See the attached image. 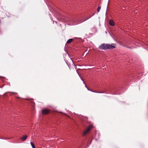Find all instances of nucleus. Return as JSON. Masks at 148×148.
I'll list each match as a JSON object with an SVG mask.
<instances>
[{"label":"nucleus","instance_id":"5","mask_svg":"<svg viewBox=\"0 0 148 148\" xmlns=\"http://www.w3.org/2000/svg\"><path fill=\"white\" fill-rule=\"evenodd\" d=\"M27 136L25 135V136H22L21 138L20 139L22 140L23 141H24L27 139Z\"/></svg>","mask_w":148,"mask_h":148},{"label":"nucleus","instance_id":"8","mask_svg":"<svg viewBox=\"0 0 148 148\" xmlns=\"http://www.w3.org/2000/svg\"><path fill=\"white\" fill-rule=\"evenodd\" d=\"M30 144L31 145L32 147V148H35V145L34 144V143L32 142H31Z\"/></svg>","mask_w":148,"mask_h":148},{"label":"nucleus","instance_id":"4","mask_svg":"<svg viewBox=\"0 0 148 148\" xmlns=\"http://www.w3.org/2000/svg\"><path fill=\"white\" fill-rule=\"evenodd\" d=\"M109 24L111 26H114L115 25V23L113 21V20L111 19L109 22Z\"/></svg>","mask_w":148,"mask_h":148},{"label":"nucleus","instance_id":"10","mask_svg":"<svg viewBox=\"0 0 148 148\" xmlns=\"http://www.w3.org/2000/svg\"><path fill=\"white\" fill-rule=\"evenodd\" d=\"M101 9V7L99 6L97 9V10L98 12H99Z\"/></svg>","mask_w":148,"mask_h":148},{"label":"nucleus","instance_id":"9","mask_svg":"<svg viewBox=\"0 0 148 148\" xmlns=\"http://www.w3.org/2000/svg\"><path fill=\"white\" fill-rule=\"evenodd\" d=\"M81 79H82V80L83 81V83H84V85H85V87H86L87 88V87H87V86L86 85V84L85 83V82L83 80V79L81 77Z\"/></svg>","mask_w":148,"mask_h":148},{"label":"nucleus","instance_id":"3","mask_svg":"<svg viewBox=\"0 0 148 148\" xmlns=\"http://www.w3.org/2000/svg\"><path fill=\"white\" fill-rule=\"evenodd\" d=\"M49 112V110L47 109H44L42 110V113L44 114H47Z\"/></svg>","mask_w":148,"mask_h":148},{"label":"nucleus","instance_id":"7","mask_svg":"<svg viewBox=\"0 0 148 148\" xmlns=\"http://www.w3.org/2000/svg\"><path fill=\"white\" fill-rule=\"evenodd\" d=\"M94 14L92 15L91 16H90L89 17H88V18H87V19H85V20H84V21H82V22H80V23H77L76 24H79L80 23H82V22H83V21H84L87 20H88V19L89 18H90L93 15H94Z\"/></svg>","mask_w":148,"mask_h":148},{"label":"nucleus","instance_id":"13","mask_svg":"<svg viewBox=\"0 0 148 148\" xmlns=\"http://www.w3.org/2000/svg\"><path fill=\"white\" fill-rule=\"evenodd\" d=\"M87 89L88 90L91 91V90L89 89L88 87H87Z\"/></svg>","mask_w":148,"mask_h":148},{"label":"nucleus","instance_id":"6","mask_svg":"<svg viewBox=\"0 0 148 148\" xmlns=\"http://www.w3.org/2000/svg\"><path fill=\"white\" fill-rule=\"evenodd\" d=\"M73 40V39H69L67 41L66 44H69V43H71V42Z\"/></svg>","mask_w":148,"mask_h":148},{"label":"nucleus","instance_id":"12","mask_svg":"<svg viewBox=\"0 0 148 148\" xmlns=\"http://www.w3.org/2000/svg\"><path fill=\"white\" fill-rule=\"evenodd\" d=\"M104 92H97V93H103Z\"/></svg>","mask_w":148,"mask_h":148},{"label":"nucleus","instance_id":"2","mask_svg":"<svg viewBox=\"0 0 148 148\" xmlns=\"http://www.w3.org/2000/svg\"><path fill=\"white\" fill-rule=\"evenodd\" d=\"M93 125L92 124H91L88 126L86 130L83 133V136H84L88 134L90 131L93 128Z\"/></svg>","mask_w":148,"mask_h":148},{"label":"nucleus","instance_id":"1","mask_svg":"<svg viewBox=\"0 0 148 148\" xmlns=\"http://www.w3.org/2000/svg\"><path fill=\"white\" fill-rule=\"evenodd\" d=\"M115 48V45L103 44L99 46V49L101 50H106L108 49H113Z\"/></svg>","mask_w":148,"mask_h":148},{"label":"nucleus","instance_id":"11","mask_svg":"<svg viewBox=\"0 0 148 148\" xmlns=\"http://www.w3.org/2000/svg\"><path fill=\"white\" fill-rule=\"evenodd\" d=\"M91 91L93 92H95V93H97V92L95 91L92 90H91Z\"/></svg>","mask_w":148,"mask_h":148}]
</instances>
